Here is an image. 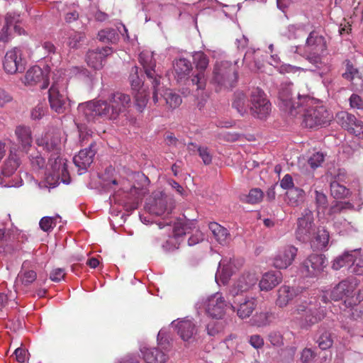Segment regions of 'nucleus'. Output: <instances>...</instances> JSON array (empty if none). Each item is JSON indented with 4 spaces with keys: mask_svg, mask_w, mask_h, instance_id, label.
<instances>
[{
    "mask_svg": "<svg viewBox=\"0 0 363 363\" xmlns=\"http://www.w3.org/2000/svg\"><path fill=\"white\" fill-rule=\"evenodd\" d=\"M131 104L128 94L117 91L111 94L109 102L106 101H91L78 106L80 118L87 122H95L99 118L114 120L125 113Z\"/></svg>",
    "mask_w": 363,
    "mask_h": 363,
    "instance_id": "nucleus-1",
    "label": "nucleus"
},
{
    "mask_svg": "<svg viewBox=\"0 0 363 363\" xmlns=\"http://www.w3.org/2000/svg\"><path fill=\"white\" fill-rule=\"evenodd\" d=\"M139 62L143 66L147 77L151 80L153 86L152 101L155 104L164 101L163 86H160L161 75L155 69L156 61L153 53L149 50H144L139 55Z\"/></svg>",
    "mask_w": 363,
    "mask_h": 363,
    "instance_id": "nucleus-2",
    "label": "nucleus"
},
{
    "mask_svg": "<svg viewBox=\"0 0 363 363\" xmlns=\"http://www.w3.org/2000/svg\"><path fill=\"white\" fill-rule=\"evenodd\" d=\"M328 301L326 296L320 297H311L304 300L296 306L295 312L303 314L306 325H312L321 321L326 315L325 306H321V303H327Z\"/></svg>",
    "mask_w": 363,
    "mask_h": 363,
    "instance_id": "nucleus-3",
    "label": "nucleus"
},
{
    "mask_svg": "<svg viewBox=\"0 0 363 363\" xmlns=\"http://www.w3.org/2000/svg\"><path fill=\"white\" fill-rule=\"evenodd\" d=\"M303 103L308 106L303 113V121L306 128L322 127L331 121L333 116L324 106L319 104L313 106V99L307 95L303 97Z\"/></svg>",
    "mask_w": 363,
    "mask_h": 363,
    "instance_id": "nucleus-4",
    "label": "nucleus"
},
{
    "mask_svg": "<svg viewBox=\"0 0 363 363\" xmlns=\"http://www.w3.org/2000/svg\"><path fill=\"white\" fill-rule=\"evenodd\" d=\"M171 223L172 221H160L157 223L160 229L167 227L169 230L172 232V235H169V239L162 245L163 249L167 252L178 249L183 236L189 233V230L195 228L194 221H187L182 218L177 219L174 222L173 226L171 225Z\"/></svg>",
    "mask_w": 363,
    "mask_h": 363,
    "instance_id": "nucleus-5",
    "label": "nucleus"
},
{
    "mask_svg": "<svg viewBox=\"0 0 363 363\" xmlns=\"http://www.w3.org/2000/svg\"><path fill=\"white\" fill-rule=\"evenodd\" d=\"M238 77L236 65L223 61L215 64L211 81L220 89H231L236 85Z\"/></svg>",
    "mask_w": 363,
    "mask_h": 363,
    "instance_id": "nucleus-6",
    "label": "nucleus"
},
{
    "mask_svg": "<svg viewBox=\"0 0 363 363\" xmlns=\"http://www.w3.org/2000/svg\"><path fill=\"white\" fill-rule=\"evenodd\" d=\"M291 83L281 84L279 91L280 106L292 116H296L302 111L303 97L298 94V101H295L292 97Z\"/></svg>",
    "mask_w": 363,
    "mask_h": 363,
    "instance_id": "nucleus-7",
    "label": "nucleus"
},
{
    "mask_svg": "<svg viewBox=\"0 0 363 363\" xmlns=\"http://www.w3.org/2000/svg\"><path fill=\"white\" fill-rule=\"evenodd\" d=\"M158 347H142L140 352L147 363H165L168 359L170 344L163 340V333L160 331L157 335Z\"/></svg>",
    "mask_w": 363,
    "mask_h": 363,
    "instance_id": "nucleus-8",
    "label": "nucleus"
},
{
    "mask_svg": "<svg viewBox=\"0 0 363 363\" xmlns=\"http://www.w3.org/2000/svg\"><path fill=\"white\" fill-rule=\"evenodd\" d=\"M250 103V111L253 117L264 119L269 115L271 103L261 89L255 88L252 90Z\"/></svg>",
    "mask_w": 363,
    "mask_h": 363,
    "instance_id": "nucleus-9",
    "label": "nucleus"
},
{
    "mask_svg": "<svg viewBox=\"0 0 363 363\" xmlns=\"http://www.w3.org/2000/svg\"><path fill=\"white\" fill-rule=\"evenodd\" d=\"M65 79H55L48 91L50 107L58 113L65 112L69 107L67 96L65 93Z\"/></svg>",
    "mask_w": 363,
    "mask_h": 363,
    "instance_id": "nucleus-10",
    "label": "nucleus"
},
{
    "mask_svg": "<svg viewBox=\"0 0 363 363\" xmlns=\"http://www.w3.org/2000/svg\"><path fill=\"white\" fill-rule=\"evenodd\" d=\"M228 298L230 308L241 319L249 318L257 306V300L254 297L235 295L228 296Z\"/></svg>",
    "mask_w": 363,
    "mask_h": 363,
    "instance_id": "nucleus-11",
    "label": "nucleus"
},
{
    "mask_svg": "<svg viewBox=\"0 0 363 363\" xmlns=\"http://www.w3.org/2000/svg\"><path fill=\"white\" fill-rule=\"evenodd\" d=\"M315 226L312 211L305 209L303 216L298 219L296 238L300 242H309L315 235Z\"/></svg>",
    "mask_w": 363,
    "mask_h": 363,
    "instance_id": "nucleus-12",
    "label": "nucleus"
},
{
    "mask_svg": "<svg viewBox=\"0 0 363 363\" xmlns=\"http://www.w3.org/2000/svg\"><path fill=\"white\" fill-rule=\"evenodd\" d=\"M193 62L196 72L192 74L191 82L193 85L196 86V89L203 90L206 86L205 71L208 66L209 59L204 52H196L193 55Z\"/></svg>",
    "mask_w": 363,
    "mask_h": 363,
    "instance_id": "nucleus-13",
    "label": "nucleus"
},
{
    "mask_svg": "<svg viewBox=\"0 0 363 363\" xmlns=\"http://www.w3.org/2000/svg\"><path fill=\"white\" fill-rule=\"evenodd\" d=\"M327 265L325 255L311 254L302 262L301 272L306 277H316L323 272Z\"/></svg>",
    "mask_w": 363,
    "mask_h": 363,
    "instance_id": "nucleus-14",
    "label": "nucleus"
},
{
    "mask_svg": "<svg viewBox=\"0 0 363 363\" xmlns=\"http://www.w3.org/2000/svg\"><path fill=\"white\" fill-rule=\"evenodd\" d=\"M38 146H43L48 152L60 154L62 146V131L59 129L52 128L45 133L43 137L37 140Z\"/></svg>",
    "mask_w": 363,
    "mask_h": 363,
    "instance_id": "nucleus-15",
    "label": "nucleus"
},
{
    "mask_svg": "<svg viewBox=\"0 0 363 363\" xmlns=\"http://www.w3.org/2000/svg\"><path fill=\"white\" fill-rule=\"evenodd\" d=\"M228 303L220 293H216L207 298L205 301L206 313L216 319H220L225 315Z\"/></svg>",
    "mask_w": 363,
    "mask_h": 363,
    "instance_id": "nucleus-16",
    "label": "nucleus"
},
{
    "mask_svg": "<svg viewBox=\"0 0 363 363\" xmlns=\"http://www.w3.org/2000/svg\"><path fill=\"white\" fill-rule=\"evenodd\" d=\"M3 65L5 72L8 74L23 72L26 69V62L22 58L21 50L15 48L8 51L4 57Z\"/></svg>",
    "mask_w": 363,
    "mask_h": 363,
    "instance_id": "nucleus-17",
    "label": "nucleus"
},
{
    "mask_svg": "<svg viewBox=\"0 0 363 363\" xmlns=\"http://www.w3.org/2000/svg\"><path fill=\"white\" fill-rule=\"evenodd\" d=\"M359 284V281L353 277H350L342 280L331 291V299L337 301L345 297L351 296Z\"/></svg>",
    "mask_w": 363,
    "mask_h": 363,
    "instance_id": "nucleus-18",
    "label": "nucleus"
},
{
    "mask_svg": "<svg viewBox=\"0 0 363 363\" xmlns=\"http://www.w3.org/2000/svg\"><path fill=\"white\" fill-rule=\"evenodd\" d=\"M257 281L258 278L255 273H244L230 287L228 296L242 295V293L252 289L256 286Z\"/></svg>",
    "mask_w": 363,
    "mask_h": 363,
    "instance_id": "nucleus-19",
    "label": "nucleus"
},
{
    "mask_svg": "<svg viewBox=\"0 0 363 363\" xmlns=\"http://www.w3.org/2000/svg\"><path fill=\"white\" fill-rule=\"evenodd\" d=\"M154 195H160L159 197H155L150 203L147 204V209L150 213L156 216H162L164 213L169 214L172 209V202L167 196H164V194L158 192Z\"/></svg>",
    "mask_w": 363,
    "mask_h": 363,
    "instance_id": "nucleus-20",
    "label": "nucleus"
},
{
    "mask_svg": "<svg viewBox=\"0 0 363 363\" xmlns=\"http://www.w3.org/2000/svg\"><path fill=\"white\" fill-rule=\"evenodd\" d=\"M298 249L293 245H286L279 249L274 257L273 265L277 269H286L296 257Z\"/></svg>",
    "mask_w": 363,
    "mask_h": 363,
    "instance_id": "nucleus-21",
    "label": "nucleus"
},
{
    "mask_svg": "<svg viewBox=\"0 0 363 363\" xmlns=\"http://www.w3.org/2000/svg\"><path fill=\"white\" fill-rule=\"evenodd\" d=\"M96 143H92L88 148L79 151L78 155L73 158L74 164L79 168V171H86L94 161V157L96 153Z\"/></svg>",
    "mask_w": 363,
    "mask_h": 363,
    "instance_id": "nucleus-22",
    "label": "nucleus"
},
{
    "mask_svg": "<svg viewBox=\"0 0 363 363\" xmlns=\"http://www.w3.org/2000/svg\"><path fill=\"white\" fill-rule=\"evenodd\" d=\"M24 83L30 86L40 83L42 89H46L49 85L47 75L38 66H33L26 72Z\"/></svg>",
    "mask_w": 363,
    "mask_h": 363,
    "instance_id": "nucleus-23",
    "label": "nucleus"
},
{
    "mask_svg": "<svg viewBox=\"0 0 363 363\" xmlns=\"http://www.w3.org/2000/svg\"><path fill=\"white\" fill-rule=\"evenodd\" d=\"M111 52V49L109 47L89 50L86 54L87 64L94 69H101L103 67L104 59L110 55Z\"/></svg>",
    "mask_w": 363,
    "mask_h": 363,
    "instance_id": "nucleus-24",
    "label": "nucleus"
},
{
    "mask_svg": "<svg viewBox=\"0 0 363 363\" xmlns=\"http://www.w3.org/2000/svg\"><path fill=\"white\" fill-rule=\"evenodd\" d=\"M177 333L184 342H192L196 333L195 324L190 320H182L175 325Z\"/></svg>",
    "mask_w": 363,
    "mask_h": 363,
    "instance_id": "nucleus-25",
    "label": "nucleus"
},
{
    "mask_svg": "<svg viewBox=\"0 0 363 363\" xmlns=\"http://www.w3.org/2000/svg\"><path fill=\"white\" fill-rule=\"evenodd\" d=\"M15 238L16 235L6 233L4 230L0 229V255L11 254L18 247Z\"/></svg>",
    "mask_w": 363,
    "mask_h": 363,
    "instance_id": "nucleus-26",
    "label": "nucleus"
},
{
    "mask_svg": "<svg viewBox=\"0 0 363 363\" xmlns=\"http://www.w3.org/2000/svg\"><path fill=\"white\" fill-rule=\"evenodd\" d=\"M297 295L296 289L283 285L277 291L276 305L279 308L286 307Z\"/></svg>",
    "mask_w": 363,
    "mask_h": 363,
    "instance_id": "nucleus-27",
    "label": "nucleus"
},
{
    "mask_svg": "<svg viewBox=\"0 0 363 363\" xmlns=\"http://www.w3.org/2000/svg\"><path fill=\"white\" fill-rule=\"evenodd\" d=\"M282 280L280 272H269L263 274L259 283L261 291H268L273 289Z\"/></svg>",
    "mask_w": 363,
    "mask_h": 363,
    "instance_id": "nucleus-28",
    "label": "nucleus"
},
{
    "mask_svg": "<svg viewBox=\"0 0 363 363\" xmlns=\"http://www.w3.org/2000/svg\"><path fill=\"white\" fill-rule=\"evenodd\" d=\"M15 135L22 150L27 152L33 143L30 128L26 125H18L15 130Z\"/></svg>",
    "mask_w": 363,
    "mask_h": 363,
    "instance_id": "nucleus-29",
    "label": "nucleus"
},
{
    "mask_svg": "<svg viewBox=\"0 0 363 363\" xmlns=\"http://www.w3.org/2000/svg\"><path fill=\"white\" fill-rule=\"evenodd\" d=\"M330 239V234L325 228H318L315 230V235L309 241L312 248L315 250H325L327 248Z\"/></svg>",
    "mask_w": 363,
    "mask_h": 363,
    "instance_id": "nucleus-30",
    "label": "nucleus"
},
{
    "mask_svg": "<svg viewBox=\"0 0 363 363\" xmlns=\"http://www.w3.org/2000/svg\"><path fill=\"white\" fill-rule=\"evenodd\" d=\"M306 51H317L324 52L327 45L325 38L319 35L316 32L310 33L306 43Z\"/></svg>",
    "mask_w": 363,
    "mask_h": 363,
    "instance_id": "nucleus-31",
    "label": "nucleus"
},
{
    "mask_svg": "<svg viewBox=\"0 0 363 363\" xmlns=\"http://www.w3.org/2000/svg\"><path fill=\"white\" fill-rule=\"evenodd\" d=\"M209 229L213 234L217 241L223 245H227L231 240L230 235L225 228L217 223H211Z\"/></svg>",
    "mask_w": 363,
    "mask_h": 363,
    "instance_id": "nucleus-32",
    "label": "nucleus"
},
{
    "mask_svg": "<svg viewBox=\"0 0 363 363\" xmlns=\"http://www.w3.org/2000/svg\"><path fill=\"white\" fill-rule=\"evenodd\" d=\"M174 69L177 77L182 79L192 70V65L187 59L179 58L174 62Z\"/></svg>",
    "mask_w": 363,
    "mask_h": 363,
    "instance_id": "nucleus-33",
    "label": "nucleus"
},
{
    "mask_svg": "<svg viewBox=\"0 0 363 363\" xmlns=\"http://www.w3.org/2000/svg\"><path fill=\"white\" fill-rule=\"evenodd\" d=\"M350 272L357 275H363V251L361 249L352 250Z\"/></svg>",
    "mask_w": 363,
    "mask_h": 363,
    "instance_id": "nucleus-34",
    "label": "nucleus"
},
{
    "mask_svg": "<svg viewBox=\"0 0 363 363\" xmlns=\"http://www.w3.org/2000/svg\"><path fill=\"white\" fill-rule=\"evenodd\" d=\"M337 122L345 130L351 133V130L357 123V118L347 112L341 111L336 115Z\"/></svg>",
    "mask_w": 363,
    "mask_h": 363,
    "instance_id": "nucleus-35",
    "label": "nucleus"
},
{
    "mask_svg": "<svg viewBox=\"0 0 363 363\" xmlns=\"http://www.w3.org/2000/svg\"><path fill=\"white\" fill-rule=\"evenodd\" d=\"M20 163V159L16 155H10L4 162L1 174L5 177H10L18 169Z\"/></svg>",
    "mask_w": 363,
    "mask_h": 363,
    "instance_id": "nucleus-36",
    "label": "nucleus"
},
{
    "mask_svg": "<svg viewBox=\"0 0 363 363\" xmlns=\"http://www.w3.org/2000/svg\"><path fill=\"white\" fill-rule=\"evenodd\" d=\"M28 262H24L22 264L21 271L18 275V280H19L24 286H28L32 284L37 278V274L33 270H28L26 268L28 267Z\"/></svg>",
    "mask_w": 363,
    "mask_h": 363,
    "instance_id": "nucleus-37",
    "label": "nucleus"
},
{
    "mask_svg": "<svg viewBox=\"0 0 363 363\" xmlns=\"http://www.w3.org/2000/svg\"><path fill=\"white\" fill-rule=\"evenodd\" d=\"M352 259V250L345 251L342 255L337 257L333 262L332 268L339 270L342 267H348L350 269Z\"/></svg>",
    "mask_w": 363,
    "mask_h": 363,
    "instance_id": "nucleus-38",
    "label": "nucleus"
},
{
    "mask_svg": "<svg viewBox=\"0 0 363 363\" xmlns=\"http://www.w3.org/2000/svg\"><path fill=\"white\" fill-rule=\"evenodd\" d=\"M247 101L246 96L242 92H236L232 105L241 116H244L247 113Z\"/></svg>",
    "mask_w": 363,
    "mask_h": 363,
    "instance_id": "nucleus-39",
    "label": "nucleus"
},
{
    "mask_svg": "<svg viewBox=\"0 0 363 363\" xmlns=\"http://www.w3.org/2000/svg\"><path fill=\"white\" fill-rule=\"evenodd\" d=\"M49 164L53 172L67 173V164L64 160L60 157V154L55 155V153H52L49 158Z\"/></svg>",
    "mask_w": 363,
    "mask_h": 363,
    "instance_id": "nucleus-40",
    "label": "nucleus"
},
{
    "mask_svg": "<svg viewBox=\"0 0 363 363\" xmlns=\"http://www.w3.org/2000/svg\"><path fill=\"white\" fill-rule=\"evenodd\" d=\"M319 348L322 350H325L330 348L333 344L331 333L325 330L320 331L319 335L315 340Z\"/></svg>",
    "mask_w": 363,
    "mask_h": 363,
    "instance_id": "nucleus-41",
    "label": "nucleus"
},
{
    "mask_svg": "<svg viewBox=\"0 0 363 363\" xmlns=\"http://www.w3.org/2000/svg\"><path fill=\"white\" fill-rule=\"evenodd\" d=\"M306 33V26L302 23H298L288 26L284 35L288 38L292 39L299 38Z\"/></svg>",
    "mask_w": 363,
    "mask_h": 363,
    "instance_id": "nucleus-42",
    "label": "nucleus"
},
{
    "mask_svg": "<svg viewBox=\"0 0 363 363\" xmlns=\"http://www.w3.org/2000/svg\"><path fill=\"white\" fill-rule=\"evenodd\" d=\"M350 193V190L338 182L333 181L330 183V194L335 199H345Z\"/></svg>",
    "mask_w": 363,
    "mask_h": 363,
    "instance_id": "nucleus-43",
    "label": "nucleus"
},
{
    "mask_svg": "<svg viewBox=\"0 0 363 363\" xmlns=\"http://www.w3.org/2000/svg\"><path fill=\"white\" fill-rule=\"evenodd\" d=\"M164 101L172 108L178 107L182 103V98L170 89H165L164 92Z\"/></svg>",
    "mask_w": 363,
    "mask_h": 363,
    "instance_id": "nucleus-44",
    "label": "nucleus"
},
{
    "mask_svg": "<svg viewBox=\"0 0 363 363\" xmlns=\"http://www.w3.org/2000/svg\"><path fill=\"white\" fill-rule=\"evenodd\" d=\"M286 196L292 206H297L304 198V191L298 187H294L286 192Z\"/></svg>",
    "mask_w": 363,
    "mask_h": 363,
    "instance_id": "nucleus-45",
    "label": "nucleus"
},
{
    "mask_svg": "<svg viewBox=\"0 0 363 363\" xmlns=\"http://www.w3.org/2000/svg\"><path fill=\"white\" fill-rule=\"evenodd\" d=\"M272 313L269 312H260L256 313L251 319L252 324L257 327H263L269 324Z\"/></svg>",
    "mask_w": 363,
    "mask_h": 363,
    "instance_id": "nucleus-46",
    "label": "nucleus"
},
{
    "mask_svg": "<svg viewBox=\"0 0 363 363\" xmlns=\"http://www.w3.org/2000/svg\"><path fill=\"white\" fill-rule=\"evenodd\" d=\"M117 33L113 28H106L101 30L98 33V38L103 43H113L117 40Z\"/></svg>",
    "mask_w": 363,
    "mask_h": 363,
    "instance_id": "nucleus-47",
    "label": "nucleus"
},
{
    "mask_svg": "<svg viewBox=\"0 0 363 363\" xmlns=\"http://www.w3.org/2000/svg\"><path fill=\"white\" fill-rule=\"evenodd\" d=\"M323 52L317 51H306V60L309 62L315 68H320L323 65L322 56Z\"/></svg>",
    "mask_w": 363,
    "mask_h": 363,
    "instance_id": "nucleus-48",
    "label": "nucleus"
},
{
    "mask_svg": "<svg viewBox=\"0 0 363 363\" xmlns=\"http://www.w3.org/2000/svg\"><path fill=\"white\" fill-rule=\"evenodd\" d=\"M345 66V71L342 73V77L352 81L356 77H359V72L358 69L354 67L353 64L348 60L344 62Z\"/></svg>",
    "mask_w": 363,
    "mask_h": 363,
    "instance_id": "nucleus-49",
    "label": "nucleus"
},
{
    "mask_svg": "<svg viewBox=\"0 0 363 363\" xmlns=\"http://www.w3.org/2000/svg\"><path fill=\"white\" fill-rule=\"evenodd\" d=\"M138 69L137 66L133 67L129 77L132 89L137 91L140 90L143 85V80L138 75Z\"/></svg>",
    "mask_w": 363,
    "mask_h": 363,
    "instance_id": "nucleus-50",
    "label": "nucleus"
},
{
    "mask_svg": "<svg viewBox=\"0 0 363 363\" xmlns=\"http://www.w3.org/2000/svg\"><path fill=\"white\" fill-rule=\"evenodd\" d=\"M264 194L260 189H252L246 196V202L251 204L259 203L263 199Z\"/></svg>",
    "mask_w": 363,
    "mask_h": 363,
    "instance_id": "nucleus-51",
    "label": "nucleus"
},
{
    "mask_svg": "<svg viewBox=\"0 0 363 363\" xmlns=\"http://www.w3.org/2000/svg\"><path fill=\"white\" fill-rule=\"evenodd\" d=\"M40 228L45 232H49L56 225V218L45 216L39 223Z\"/></svg>",
    "mask_w": 363,
    "mask_h": 363,
    "instance_id": "nucleus-52",
    "label": "nucleus"
},
{
    "mask_svg": "<svg viewBox=\"0 0 363 363\" xmlns=\"http://www.w3.org/2000/svg\"><path fill=\"white\" fill-rule=\"evenodd\" d=\"M84 35L82 33L73 32L69 38L68 45L71 48H77L81 42L84 40Z\"/></svg>",
    "mask_w": 363,
    "mask_h": 363,
    "instance_id": "nucleus-53",
    "label": "nucleus"
},
{
    "mask_svg": "<svg viewBox=\"0 0 363 363\" xmlns=\"http://www.w3.org/2000/svg\"><path fill=\"white\" fill-rule=\"evenodd\" d=\"M324 155L321 152H318L314 153L309 157L308 163L311 168L315 169L321 165V164L324 161Z\"/></svg>",
    "mask_w": 363,
    "mask_h": 363,
    "instance_id": "nucleus-54",
    "label": "nucleus"
},
{
    "mask_svg": "<svg viewBox=\"0 0 363 363\" xmlns=\"http://www.w3.org/2000/svg\"><path fill=\"white\" fill-rule=\"evenodd\" d=\"M135 98L136 106L139 111H142L147 103V94L145 93L144 90H139L136 93Z\"/></svg>",
    "mask_w": 363,
    "mask_h": 363,
    "instance_id": "nucleus-55",
    "label": "nucleus"
},
{
    "mask_svg": "<svg viewBox=\"0 0 363 363\" xmlns=\"http://www.w3.org/2000/svg\"><path fill=\"white\" fill-rule=\"evenodd\" d=\"M268 340L274 347H281L284 345L282 335L277 331H272L268 335Z\"/></svg>",
    "mask_w": 363,
    "mask_h": 363,
    "instance_id": "nucleus-56",
    "label": "nucleus"
},
{
    "mask_svg": "<svg viewBox=\"0 0 363 363\" xmlns=\"http://www.w3.org/2000/svg\"><path fill=\"white\" fill-rule=\"evenodd\" d=\"M315 357V352L312 349L306 347L302 350L300 359L302 363H311Z\"/></svg>",
    "mask_w": 363,
    "mask_h": 363,
    "instance_id": "nucleus-57",
    "label": "nucleus"
},
{
    "mask_svg": "<svg viewBox=\"0 0 363 363\" xmlns=\"http://www.w3.org/2000/svg\"><path fill=\"white\" fill-rule=\"evenodd\" d=\"M353 208L354 206L349 202H337L330 208V212L331 214L338 213L345 209H352Z\"/></svg>",
    "mask_w": 363,
    "mask_h": 363,
    "instance_id": "nucleus-58",
    "label": "nucleus"
},
{
    "mask_svg": "<svg viewBox=\"0 0 363 363\" xmlns=\"http://www.w3.org/2000/svg\"><path fill=\"white\" fill-rule=\"evenodd\" d=\"M204 240V235L203 233L196 229L194 233H192V235L188 239V245L189 246H194L198 243L201 242Z\"/></svg>",
    "mask_w": 363,
    "mask_h": 363,
    "instance_id": "nucleus-59",
    "label": "nucleus"
},
{
    "mask_svg": "<svg viewBox=\"0 0 363 363\" xmlns=\"http://www.w3.org/2000/svg\"><path fill=\"white\" fill-rule=\"evenodd\" d=\"M199 156L205 164H209L212 162V155L207 147H199L197 148Z\"/></svg>",
    "mask_w": 363,
    "mask_h": 363,
    "instance_id": "nucleus-60",
    "label": "nucleus"
},
{
    "mask_svg": "<svg viewBox=\"0 0 363 363\" xmlns=\"http://www.w3.org/2000/svg\"><path fill=\"white\" fill-rule=\"evenodd\" d=\"M13 26V22L10 19V16L6 17V25L1 28L0 32V42H6L8 40V30Z\"/></svg>",
    "mask_w": 363,
    "mask_h": 363,
    "instance_id": "nucleus-61",
    "label": "nucleus"
},
{
    "mask_svg": "<svg viewBox=\"0 0 363 363\" xmlns=\"http://www.w3.org/2000/svg\"><path fill=\"white\" fill-rule=\"evenodd\" d=\"M46 112L45 106L42 104H38L31 111V118L34 120L40 119Z\"/></svg>",
    "mask_w": 363,
    "mask_h": 363,
    "instance_id": "nucleus-62",
    "label": "nucleus"
},
{
    "mask_svg": "<svg viewBox=\"0 0 363 363\" xmlns=\"http://www.w3.org/2000/svg\"><path fill=\"white\" fill-rule=\"evenodd\" d=\"M315 202L317 208L320 210H324L328 205L327 196L318 191H315Z\"/></svg>",
    "mask_w": 363,
    "mask_h": 363,
    "instance_id": "nucleus-63",
    "label": "nucleus"
},
{
    "mask_svg": "<svg viewBox=\"0 0 363 363\" xmlns=\"http://www.w3.org/2000/svg\"><path fill=\"white\" fill-rule=\"evenodd\" d=\"M350 104L352 108L363 109V97H361L357 94H352L350 97Z\"/></svg>",
    "mask_w": 363,
    "mask_h": 363,
    "instance_id": "nucleus-64",
    "label": "nucleus"
}]
</instances>
